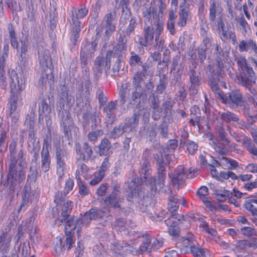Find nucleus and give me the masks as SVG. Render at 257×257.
Here are the masks:
<instances>
[{"mask_svg":"<svg viewBox=\"0 0 257 257\" xmlns=\"http://www.w3.org/2000/svg\"><path fill=\"white\" fill-rule=\"evenodd\" d=\"M154 28L148 26L144 30V37L139 38V43L142 46L147 47L154 39Z\"/></svg>","mask_w":257,"mask_h":257,"instance_id":"23","label":"nucleus"},{"mask_svg":"<svg viewBox=\"0 0 257 257\" xmlns=\"http://www.w3.org/2000/svg\"><path fill=\"white\" fill-rule=\"evenodd\" d=\"M97 44L95 42H86L82 44L80 52V60L81 64L86 66L87 60L90 59L96 50Z\"/></svg>","mask_w":257,"mask_h":257,"instance_id":"14","label":"nucleus"},{"mask_svg":"<svg viewBox=\"0 0 257 257\" xmlns=\"http://www.w3.org/2000/svg\"><path fill=\"white\" fill-rule=\"evenodd\" d=\"M145 76V74L141 71H137L134 74L132 79L134 88H142L141 84L143 81Z\"/></svg>","mask_w":257,"mask_h":257,"instance_id":"40","label":"nucleus"},{"mask_svg":"<svg viewBox=\"0 0 257 257\" xmlns=\"http://www.w3.org/2000/svg\"><path fill=\"white\" fill-rule=\"evenodd\" d=\"M128 63L132 67L141 66L142 65V61L140 57L134 52H131V56Z\"/></svg>","mask_w":257,"mask_h":257,"instance_id":"46","label":"nucleus"},{"mask_svg":"<svg viewBox=\"0 0 257 257\" xmlns=\"http://www.w3.org/2000/svg\"><path fill=\"white\" fill-rule=\"evenodd\" d=\"M179 18L178 24L181 27H184L187 23V20L189 17V12L187 9L183 8L180 10L179 13Z\"/></svg>","mask_w":257,"mask_h":257,"instance_id":"43","label":"nucleus"},{"mask_svg":"<svg viewBox=\"0 0 257 257\" xmlns=\"http://www.w3.org/2000/svg\"><path fill=\"white\" fill-rule=\"evenodd\" d=\"M11 241V236L7 232H4L0 235V247L3 246L2 249L3 257H7L8 248Z\"/></svg>","mask_w":257,"mask_h":257,"instance_id":"29","label":"nucleus"},{"mask_svg":"<svg viewBox=\"0 0 257 257\" xmlns=\"http://www.w3.org/2000/svg\"><path fill=\"white\" fill-rule=\"evenodd\" d=\"M220 32H221L220 39L223 41H226L228 39L232 40L233 44H234L236 42V37L233 34L231 30L230 26L227 25L224 29H222Z\"/></svg>","mask_w":257,"mask_h":257,"instance_id":"34","label":"nucleus"},{"mask_svg":"<svg viewBox=\"0 0 257 257\" xmlns=\"http://www.w3.org/2000/svg\"><path fill=\"white\" fill-rule=\"evenodd\" d=\"M111 145L106 138L103 139L99 145L98 154L100 156L106 155L111 148Z\"/></svg>","mask_w":257,"mask_h":257,"instance_id":"37","label":"nucleus"},{"mask_svg":"<svg viewBox=\"0 0 257 257\" xmlns=\"http://www.w3.org/2000/svg\"><path fill=\"white\" fill-rule=\"evenodd\" d=\"M88 170V169L87 166L84 164L82 163L78 165L76 171V178L78 182H79V180H80V175L83 177L86 176Z\"/></svg>","mask_w":257,"mask_h":257,"instance_id":"49","label":"nucleus"},{"mask_svg":"<svg viewBox=\"0 0 257 257\" xmlns=\"http://www.w3.org/2000/svg\"><path fill=\"white\" fill-rule=\"evenodd\" d=\"M221 119L227 123H237L241 126H245V122L240 120L238 116L230 111H225L220 114Z\"/></svg>","mask_w":257,"mask_h":257,"instance_id":"25","label":"nucleus"},{"mask_svg":"<svg viewBox=\"0 0 257 257\" xmlns=\"http://www.w3.org/2000/svg\"><path fill=\"white\" fill-rule=\"evenodd\" d=\"M183 72V67L180 66L178 69V71L174 76V78L172 79L171 83H174L177 86H180L181 85V75Z\"/></svg>","mask_w":257,"mask_h":257,"instance_id":"56","label":"nucleus"},{"mask_svg":"<svg viewBox=\"0 0 257 257\" xmlns=\"http://www.w3.org/2000/svg\"><path fill=\"white\" fill-rule=\"evenodd\" d=\"M124 198L121 193V187L118 185L113 187L112 191L108 196L102 199V204L110 211V207L119 208L120 204L123 202Z\"/></svg>","mask_w":257,"mask_h":257,"instance_id":"6","label":"nucleus"},{"mask_svg":"<svg viewBox=\"0 0 257 257\" xmlns=\"http://www.w3.org/2000/svg\"><path fill=\"white\" fill-rule=\"evenodd\" d=\"M112 58H116L112 68L113 74L115 75L120 69V63L123 60V55H115V57L112 56Z\"/></svg>","mask_w":257,"mask_h":257,"instance_id":"59","label":"nucleus"},{"mask_svg":"<svg viewBox=\"0 0 257 257\" xmlns=\"http://www.w3.org/2000/svg\"><path fill=\"white\" fill-rule=\"evenodd\" d=\"M140 113L135 112L132 116L128 117L125 119V125H128V127L134 126L138 123Z\"/></svg>","mask_w":257,"mask_h":257,"instance_id":"48","label":"nucleus"},{"mask_svg":"<svg viewBox=\"0 0 257 257\" xmlns=\"http://www.w3.org/2000/svg\"><path fill=\"white\" fill-rule=\"evenodd\" d=\"M117 12L113 10L112 12L106 14L103 21V27L105 29V35L107 37L110 36L115 30V24L116 21Z\"/></svg>","mask_w":257,"mask_h":257,"instance_id":"13","label":"nucleus"},{"mask_svg":"<svg viewBox=\"0 0 257 257\" xmlns=\"http://www.w3.org/2000/svg\"><path fill=\"white\" fill-rule=\"evenodd\" d=\"M56 157L57 164V173L60 178H62L65 168V161L67 159V153L66 150L59 146L56 149Z\"/></svg>","mask_w":257,"mask_h":257,"instance_id":"15","label":"nucleus"},{"mask_svg":"<svg viewBox=\"0 0 257 257\" xmlns=\"http://www.w3.org/2000/svg\"><path fill=\"white\" fill-rule=\"evenodd\" d=\"M58 117L60 121V126L65 136L69 138L71 136V131L75 127L69 111L66 109H60L58 112Z\"/></svg>","mask_w":257,"mask_h":257,"instance_id":"7","label":"nucleus"},{"mask_svg":"<svg viewBox=\"0 0 257 257\" xmlns=\"http://www.w3.org/2000/svg\"><path fill=\"white\" fill-rule=\"evenodd\" d=\"M38 228L34 225L33 223L30 222L27 226V232L29 234L30 237L32 240L35 241V238H38Z\"/></svg>","mask_w":257,"mask_h":257,"instance_id":"52","label":"nucleus"},{"mask_svg":"<svg viewBox=\"0 0 257 257\" xmlns=\"http://www.w3.org/2000/svg\"><path fill=\"white\" fill-rule=\"evenodd\" d=\"M116 110V101H111L103 108V111L105 113L106 117L110 119L112 123L115 116V111Z\"/></svg>","mask_w":257,"mask_h":257,"instance_id":"28","label":"nucleus"},{"mask_svg":"<svg viewBox=\"0 0 257 257\" xmlns=\"http://www.w3.org/2000/svg\"><path fill=\"white\" fill-rule=\"evenodd\" d=\"M137 26L136 19L134 18H131L129 21V24L126 28L123 30L121 33L129 37L131 34L134 31L135 28Z\"/></svg>","mask_w":257,"mask_h":257,"instance_id":"42","label":"nucleus"},{"mask_svg":"<svg viewBox=\"0 0 257 257\" xmlns=\"http://www.w3.org/2000/svg\"><path fill=\"white\" fill-rule=\"evenodd\" d=\"M131 195L132 198H138L140 196L139 186L136 184L135 180H132L129 184Z\"/></svg>","mask_w":257,"mask_h":257,"instance_id":"50","label":"nucleus"},{"mask_svg":"<svg viewBox=\"0 0 257 257\" xmlns=\"http://www.w3.org/2000/svg\"><path fill=\"white\" fill-rule=\"evenodd\" d=\"M159 83L157 86V91L162 93L165 89L167 84V79L166 75L163 74L160 76Z\"/></svg>","mask_w":257,"mask_h":257,"instance_id":"54","label":"nucleus"},{"mask_svg":"<svg viewBox=\"0 0 257 257\" xmlns=\"http://www.w3.org/2000/svg\"><path fill=\"white\" fill-rule=\"evenodd\" d=\"M143 15L145 22H150L152 25L155 26L156 31L155 36L156 44L153 47L155 49H157L159 43H161L159 37L163 30V21L160 18L159 15L157 14L156 8L152 7L151 6L150 8H145L143 11Z\"/></svg>","mask_w":257,"mask_h":257,"instance_id":"2","label":"nucleus"},{"mask_svg":"<svg viewBox=\"0 0 257 257\" xmlns=\"http://www.w3.org/2000/svg\"><path fill=\"white\" fill-rule=\"evenodd\" d=\"M103 135V132L101 130H97L95 131H92L88 133L87 137L88 140L91 142L96 141L98 137L101 136Z\"/></svg>","mask_w":257,"mask_h":257,"instance_id":"62","label":"nucleus"},{"mask_svg":"<svg viewBox=\"0 0 257 257\" xmlns=\"http://www.w3.org/2000/svg\"><path fill=\"white\" fill-rule=\"evenodd\" d=\"M142 239V244L140 246V251H137V252H138L137 255L143 254L145 252H151V239L150 236L148 234L143 235Z\"/></svg>","mask_w":257,"mask_h":257,"instance_id":"32","label":"nucleus"},{"mask_svg":"<svg viewBox=\"0 0 257 257\" xmlns=\"http://www.w3.org/2000/svg\"><path fill=\"white\" fill-rule=\"evenodd\" d=\"M145 127L147 128V134L150 137V140L152 141L156 136V126L155 124L147 123Z\"/></svg>","mask_w":257,"mask_h":257,"instance_id":"57","label":"nucleus"},{"mask_svg":"<svg viewBox=\"0 0 257 257\" xmlns=\"http://www.w3.org/2000/svg\"><path fill=\"white\" fill-rule=\"evenodd\" d=\"M126 36L119 33L118 37L116 39V44L114 47V51H113V56L115 57V55H123V53L127 50V39Z\"/></svg>","mask_w":257,"mask_h":257,"instance_id":"21","label":"nucleus"},{"mask_svg":"<svg viewBox=\"0 0 257 257\" xmlns=\"http://www.w3.org/2000/svg\"><path fill=\"white\" fill-rule=\"evenodd\" d=\"M110 210L107 207H103L101 209L95 208L90 209L78 219L76 225L87 227L92 220H96L104 216L109 215Z\"/></svg>","mask_w":257,"mask_h":257,"instance_id":"5","label":"nucleus"},{"mask_svg":"<svg viewBox=\"0 0 257 257\" xmlns=\"http://www.w3.org/2000/svg\"><path fill=\"white\" fill-rule=\"evenodd\" d=\"M146 97L147 94L145 93V90H143L142 88H134L129 98L128 104H136L138 106L140 104L142 98L144 99Z\"/></svg>","mask_w":257,"mask_h":257,"instance_id":"22","label":"nucleus"},{"mask_svg":"<svg viewBox=\"0 0 257 257\" xmlns=\"http://www.w3.org/2000/svg\"><path fill=\"white\" fill-rule=\"evenodd\" d=\"M39 61L42 67V75L39 81L40 85H43L53 79L52 73V63L48 50H39Z\"/></svg>","mask_w":257,"mask_h":257,"instance_id":"3","label":"nucleus"},{"mask_svg":"<svg viewBox=\"0 0 257 257\" xmlns=\"http://www.w3.org/2000/svg\"><path fill=\"white\" fill-rule=\"evenodd\" d=\"M171 157V155H167L163 156L161 153L157 154L154 156L158 165V176L166 177V166L169 164V159Z\"/></svg>","mask_w":257,"mask_h":257,"instance_id":"18","label":"nucleus"},{"mask_svg":"<svg viewBox=\"0 0 257 257\" xmlns=\"http://www.w3.org/2000/svg\"><path fill=\"white\" fill-rule=\"evenodd\" d=\"M116 6L118 4V8L121 7L122 9V15L120 18V23L123 24L124 20L129 19L130 18V9L128 6L130 3V0H115Z\"/></svg>","mask_w":257,"mask_h":257,"instance_id":"27","label":"nucleus"},{"mask_svg":"<svg viewBox=\"0 0 257 257\" xmlns=\"http://www.w3.org/2000/svg\"><path fill=\"white\" fill-rule=\"evenodd\" d=\"M217 98L231 108L242 106L245 102V98L239 90H231L227 93L225 96L222 93H217Z\"/></svg>","mask_w":257,"mask_h":257,"instance_id":"4","label":"nucleus"},{"mask_svg":"<svg viewBox=\"0 0 257 257\" xmlns=\"http://www.w3.org/2000/svg\"><path fill=\"white\" fill-rule=\"evenodd\" d=\"M160 134L164 138L168 136V125L165 122H163L159 126Z\"/></svg>","mask_w":257,"mask_h":257,"instance_id":"63","label":"nucleus"},{"mask_svg":"<svg viewBox=\"0 0 257 257\" xmlns=\"http://www.w3.org/2000/svg\"><path fill=\"white\" fill-rule=\"evenodd\" d=\"M74 233H70V229H66V231H65V235L66 236V240L63 245V247H65L67 249H70L73 243V240L72 238V236Z\"/></svg>","mask_w":257,"mask_h":257,"instance_id":"55","label":"nucleus"},{"mask_svg":"<svg viewBox=\"0 0 257 257\" xmlns=\"http://www.w3.org/2000/svg\"><path fill=\"white\" fill-rule=\"evenodd\" d=\"M39 151H33L31 152V153L33 154V159L31 163L30 172L31 175H28V177L30 179H32V180L35 181L37 177V161L39 157ZM29 179H28V180Z\"/></svg>","mask_w":257,"mask_h":257,"instance_id":"31","label":"nucleus"},{"mask_svg":"<svg viewBox=\"0 0 257 257\" xmlns=\"http://www.w3.org/2000/svg\"><path fill=\"white\" fill-rule=\"evenodd\" d=\"M173 186L179 190L185 185L187 178V171L183 166H179L170 176Z\"/></svg>","mask_w":257,"mask_h":257,"instance_id":"10","label":"nucleus"},{"mask_svg":"<svg viewBox=\"0 0 257 257\" xmlns=\"http://www.w3.org/2000/svg\"><path fill=\"white\" fill-rule=\"evenodd\" d=\"M151 172L150 162L146 158L143 159V162L141 163L139 170L140 179L142 183L148 181V180L150 178Z\"/></svg>","mask_w":257,"mask_h":257,"instance_id":"24","label":"nucleus"},{"mask_svg":"<svg viewBox=\"0 0 257 257\" xmlns=\"http://www.w3.org/2000/svg\"><path fill=\"white\" fill-rule=\"evenodd\" d=\"M112 55L113 51L109 50L107 52L105 57H97L95 61V68L98 72L102 73L104 71L106 75L109 73Z\"/></svg>","mask_w":257,"mask_h":257,"instance_id":"12","label":"nucleus"},{"mask_svg":"<svg viewBox=\"0 0 257 257\" xmlns=\"http://www.w3.org/2000/svg\"><path fill=\"white\" fill-rule=\"evenodd\" d=\"M219 4L216 0H211L210 6L209 19L211 22H214L216 18V14L219 11Z\"/></svg>","mask_w":257,"mask_h":257,"instance_id":"38","label":"nucleus"},{"mask_svg":"<svg viewBox=\"0 0 257 257\" xmlns=\"http://www.w3.org/2000/svg\"><path fill=\"white\" fill-rule=\"evenodd\" d=\"M17 96L16 94L14 93L11 96L9 100L10 116L12 118H16V120L18 119V115L16 112L17 109Z\"/></svg>","mask_w":257,"mask_h":257,"instance_id":"33","label":"nucleus"},{"mask_svg":"<svg viewBox=\"0 0 257 257\" xmlns=\"http://www.w3.org/2000/svg\"><path fill=\"white\" fill-rule=\"evenodd\" d=\"M26 166L24 151L19 152L17 158L9 159L8 174V185L10 193H13L17 187L25 179L23 168Z\"/></svg>","mask_w":257,"mask_h":257,"instance_id":"1","label":"nucleus"},{"mask_svg":"<svg viewBox=\"0 0 257 257\" xmlns=\"http://www.w3.org/2000/svg\"><path fill=\"white\" fill-rule=\"evenodd\" d=\"M105 175V170L102 169L95 174L94 178L90 182V184L95 185L100 182Z\"/></svg>","mask_w":257,"mask_h":257,"instance_id":"58","label":"nucleus"},{"mask_svg":"<svg viewBox=\"0 0 257 257\" xmlns=\"http://www.w3.org/2000/svg\"><path fill=\"white\" fill-rule=\"evenodd\" d=\"M154 3L155 6L159 8V13H157V15H159L160 18L163 21L162 16L164 11L166 8V6L163 0H154Z\"/></svg>","mask_w":257,"mask_h":257,"instance_id":"60","label":"nucleus"},{"mask_svg":"<svg viewBox=\"0 0 257 257\" xmlns=\"http://www.w3.org/2000/svg\"><path fill=\"white\" fill-rule=\"evenodd\" d=\"M238 63H240L241 66L245 68V71L247 72L248 75L247 77H249L250 78H255V73L252 68L249 67L247 65L245 58H241L240 60L238 61Z\"/></svg>","mask_w":257,"mask_h":257,"instance_id":"51","label":"nucleus"},{"mask_svg":"<svg viewBox=\"0 0 257 257\" xmlns=\"http://www.w3.org/2000/svg\"><path fill=\"white\" fill-rule=\"evenodd\" d=\"M88 13V10L85 8H81L78 10H75L72 11V30L74 37H76L78 33L80 31V22L79 19L83 18Z\"/></svg>","mask_w":257,"mask_h":257,"instance_id":"16","label":"nucleus"},{"mask_svg":"<svg viewBox=\"0 0 257 257\" xmlns=\"http://www.w3.org/2000/svg\"><path fill=\"white\" fill-rule=\"evenodd\" d=\"M155 203L156 200L148 196L144 197L141 201L140 210L142 212L146 213L148 216L152 220L163 217V213L160 215V214H157L153 211Z\"/></svg>","mask_w":257,"mask_h":257,"instance_id":"11","label":"nucleus"},{"mask_svg":"<svg viewBox=\"0 0 257 257\" xmlns=\"http://www.w3.org/2000/svg\"><path fill=\"white\" fill-rule=\"evenodd\" d=\"M50 162L49 152L46 145V148L44 146L41 152V168L43 171L47 172L49 170Z\"/></svg>","mask_w":257,"mask_h":257,"instance_id":"26","label":"nucleus"},{"mask_svg":"<svg viewBox=\"0 0 257 257\" xmlns=\"http://www.w3.org/2000/svg\"><path fill=\"white\" fill-rule=\"evenodd\" d=\"M6 64L4 61L0 62V85L3 88L5 89L7 86L6 82V77L5 76Z\"/></svg>","mask_w":257,"mask_h":257,"instance_id":"47","label":"nucleus"},{"mask_svg":"<svg viewBox=\"0 0 257 257\" xmlns=\"http://www.w3.org/2000/svg\"><path fill=\"white\" fill-rule=\"evenodd\" d=\"M73 97L69 94L66 88L63 87L61 89L60 95V109H66L69 110L74 103Z\"/></svg>","mask_w":257,"mask_h":257,"instance_id":"19","label":"nucleus"},{"mask_svg":"<svg viewBox=\"0 0 257 257\" xmlns=\"http://www.w3.org/2000/svg\"><path fill=\"white\" fill-rule=\"evenodd\" d=\"M238 83L243 87L249 90L252 85L255 83L256 78H250L249 77L241 76L238 79Z\"/></svg>","mask_w":257,"mask_h":257,"instance_id":"41","label":"nucleus"},{"mask_svg":"<svg viewBox=\"0 0 257 257\" xmlns=\"http://www.w3.org/2000/svg\"><path fill=\"white\" fill-rule=\"evenodd\" d=\"M196 62L192 61L191 64L189 67L188 75L191 83L189 91L193 94L197 93V89L201 82L200 74Z\"/></svg>","mask_w":257,"mask_h":257,"instance_id":"9","label":"nucleus"},{"mask_svg":"<svg viewBox=\"0 0 257 257\" xmlns=\"http://www.w3.org/2000/svg\"><path fill=\"white\" fill-rule=\"evenodd\" d=\"M178 245L180 247V251L183 254L186 253L188 251L187 247H190L191 253L196 257H201L210 255L209 251L207 249H204L194 245L192 241L182 238V244L178 243Z\"/></svg>","mask_w":257,"mask_h":257,"instance_id":"8","label":"nucleus"},{"mask_svg":"<svg viewBox=\"0 0 257 257\" xmlns=\"http://www.w3.org/2000/svg\"><path fill=\"white\" fill-rule=\"evenodd\" d=\"M10 77L11 79V87H16L17 85L18 89L22 91L25 88V79L23 73L22 71L13 70L10 73Z\"/></svg>","mask_w":257,"mask_h":257,"instance_id":"17","label":"nucleus"},{"mask_svg":"<svg viewBox=\"0 0 257 257\" xmlns=\"http://www.w3.org/2000/svg\"><path fill=\"white\" fill-rule=\"evenodd\" d=\"M78 222V219L75 220L74 217H72L71 219L67 220L65 228V232L66 229H70V233H74V230L77 229V233L79 235L81 232V230L83 226H80V227L76 225Z\"/></svg>","mask_w":257,"mask_h":257,"instance_id":"35","label":"nucleus"},{"mask_svg":"<svg viewBox=\"0 0 257 257\" xmlns=\"http://www.w3.org/2000/svg\"><path fill=\"white\" fill-rule=\"evenodd\" d=\"M169 217L165 221L167 225H178L184 221V216L181 214L175 213H168Z\"/></svg>","mask_w":257,"mask_h":257,"instance_id":"30","label":"nucleus"},{"mask_svg":"<svg viewBox=\"0 0 257 257\" xmlns=\"http://www.w3.org/2000/svg\"><path fill=\"white\" fill-rule=\"evenodd\" d=\"M83 118V123L86 125L89 124L91 121V122L92 123V128H95L97 124L100 121L98 116L90 113L85 114Z\"/></svg>","mask_w":257,"mask_h":257,"instance_id":"39","label":"nucleus"},{"mask_svg":"<svg viewBox=\"0 0 257 257\" xmlns=\"http://www.w3.org/2000/svg\"><path fill=\"white\" fill-rule=\"evenodd\" d=\"M166 177H158L156 182V179L153 177H150V178L148 180V182L151 185H152L151 190L155 192L158 191V192H166L167 189L169 190L168 186L165 185V180Z\"/></svg>","mask_w":257,"mask_h":257,"instance_id":"20","label":"nucleus"},{"mask_svg":"<svg viewBox=\"0 0 257 257\" xmlns=\"http://www.w3.org/2000/svg\"><path fill=\"white\" fill-rule=\"evenodd\" d=\"M184 143L186 144L187 150L190 154H194L197 150L198 146L195 142L188 140Z\"/></svg>","mask_w":257,"mask_h":257,"instance_id":"61","label":"nucleus"},{"mask_svg":"<svg viewBox=\"0 0 257 257\" xmlns=\"http://www.w3.org/2000/svg\"><path fill=\"white\" fill-rule=\"evenodd\" d=\"M244 207L247 210L251 212L253 217H257V208L251 202H246Z\"/></svg>","mask_w":257,"mask_h":257,"instance_id":"64","label":"nucleus"},{"mask_svg":"<svg viewBox=\"0 0 257 257\" xmlns=\"http://www.w3.org/2000/svg\"><path fill=\"white\" fill-rule=\"evenodd\" d=\"M84 68L85 71V73L83 75L84 79L85 80L84 84L85 89L84 94L88 95L90 94V91L91 89V84L89 78V73L88 69L86 67Z\"/></svg>","mask_w":257,"mask_h":257,"instance_id":"45","label":"nucleus"},{"mask_svg":"<svg viewBox=\"0 0 257 257\" xmlns=\"http://www.w3.org/2000/svg\"><path fill=\"white\" fill-rule=\"evenodd\" d=\"M126 126L119 125L115 127L110 132V136L113 139H116L119 137L121 135L126 132Z\"/></svg>","mask_w":257,"mask_h":257,"instance_id":"53","label":"nucleus"},{"mask_svg":"<svg viewBox=\"0 0 257 257\" xmlns=\"http://www.w3.org/2000/svg\"><path fill=\"white\" fill-rule=\"evenodd\" d=\"M79 152L82 156L81 158L83 160H88L93 153L91 147L88 145L87 143H84L83 144L82 148L81 150H79Z\"/></svg>","mask_w":257,"mask_h":257,"instance_id":"36","label":"nucleus"},{"mask_svg":"<svg viewBox=\"0 0 257 257\" xmlns=\"http://www.w3.org/2000/svg\"><path fill=\"white\" fill-rule=\"evenodd\" d=\"M131 248V247L126 243H124V245H121L119 244L117 245L113 244L111 247V250L114 252L115 255L117 254L122 255L123 251H126L127 250L133 251V250L130 249Z\"/></svg>","mask_w":257,"mask_h":257,"instance_id":"44","label":"nucleus"}]
</instances>
